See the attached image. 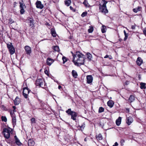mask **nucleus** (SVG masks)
<instances>
[{
    "mask_svg": "<svg viewBox=\"0 0 146 146\" xmlns=\"http://www.w3.org/2000/svg\"><path fill=\"white\" fill-rule=\"evenodd\" d=\"M62 60L63 61V63L64 64L66 62L67 60V58L65 56L62 57Z\"/></svg>",
    "mask_w": 146,
    "mask_h": 146,
    "instance_id": "c9c22d12",
    "label": "nucleus"
},
{
    "mask_svg": "<svg viewBox=\"0 0 146 146\" xmlns=\"http://www.w3.org/2000/svg\"><path fill=\"white\" fill-rule=\"evenodd\" d=\"M15 111L13 110V111H10V114L12 117H15V114L14 113Z\"/></svg>",
    "mask_w": 146,
    "mask_h": 146,
    "instance_id": "2f4dec72",
    "label": "nucleus"
},
{
    "mask_svg": "<svg viewBox=\"0 0 146 146\" xmlns=\"http://www.w3.org/2000/svg\"><path fill=\"white\" fill-rule=\"evenodd\" d=\"M1 119L3 121L6 122L7 121V118L5 116H2L1 117Z\"/></svg>",
    "mask_w": 146,
    "mask_h": 146,
    "instance_id": "f704fd0d",
    "label": "nucleus"
},
{
    "mask_svg": "<svg viewBox=\"0 0 146 146\" xmlns=\"http://www.w3.org/2000/svg\"><path fill=\"white\" fill-rule=\"evenodd\" d=\"M134 100L135 97L133 95H131L128 100V101L130 103H131L133 102Z\"/></svg>",
    "mask_w": 146,
    "mask_h": 146,
    "instance_id": "6ab92c4d",
    "label": "nucleus"
},
{
    "mask_svg": "<svg viewBox=\"0 0 146 146\" xmlns=\"http://www.w3.org/2000/svg\"><path fill=\"white\" fill-rule=\"evenodd\" d=\"M24 49L27 54L30 55L31 53V48L28 46H26L24 47Z\"/></svg>",
    "mask_w": 146,
    "mask_h": 146,
    "instance_id": "1a4fd4ad",
    "label": "nucleus"
},
{
    "mask_svg": "<svg viewBox=\"0 0 146 146\" xmlns=\"http://www.w3.org/2000/svg\"><path fill=\"white\" fill-rule=\"evenodd\" d=\"M32 123H35V119L34 118H32L31 119Z\"/></svg>",
    "mask_w": 146,
    "mask_h": 146,
    "instance_id": "ea45409f",
    "label": "nucleus"
},
{
    "mask_svg": "<svg viewBox=\"0 0 146 146\" xmlns=\"http://www.w3.org/2000/svg\"><path fill=\"white\" fill-rule=\"evenodd\" d=\"M36 6L37 8L40 9H42L44 7L42 4L41 1H37L36 3Z\"/></svg>",
    "mask_w": 146,
    "mask_h": 146,
    "instance_id": "9b49d317",
    "label": "nucleus"
},
{
    "mask_svg": "<svg viewBox=\"0 0 146 146\" xmlns=\"http://www.w3.org/2000/svg\"><path fill=\"white\" fill-rule=\"evenodd\" d=\"M118 143H117V142H116L114 145H113V146H117L118 145Z\"/></svg>",
    "mask_w": 146,
    "mask_h": 146,
    "instance_id": "de8ad7c7",
    "label": "nucleus"
},
{
    "mask_svg": "<svg viewBox=\"0 0 146 146\" xmlns=\"http://www.w3.org/2000/svg\"><path fill=\"white\" fill-rule=\"evenodd\" d=\"M146 84L144 83L141 82L140 83V88L142 89H145L146 88L145 85Z\"/></svg>",
    "mask_w": 146,
    "mask_h": 146,
    "instance_id": "393cba45",
    "label": "nucleus"
},
{
    "mask_svg": "<svg viewBox=\"0 0 146 146\" xmlns=\"http://www.w3.org/2000/svg\"><path fill=\"white\" fill-rule=\"evenodd\" d=\"M19 7L20 9V13L21 14H23L25 12L24 8L26 7L25 6L23 1H20L19 2Z\"/></svg>",
    "mask_w": 146,
    "mask_h": 146,
    "instance_id": "423d86ee",
    "label": "nucleus"
},
{
    "mask_svg": "<svg viewBox=\"0 0 146 146\" xmlns=\"http://www.w3.org/2000/svg\"><path fill=\"white\" fill-rule=\"evenodd\" d=\"M136 26V25H132L131 26V28L133 29H135V28Z\"/></svg>",
    "mask_w": 146,
    "mask_h": 146,
    "instance_id": "c03bdc74",
    "label": "nucleus"
},
{
    "mask_svg": "<svg viewBox=\"0 0 146 146\" xmlns=\"http://www.w3.org/2000/svg\"><path fill=\"white\" fill-rule=\"evenodd\" d=\"M14 138L15 142L17 145L19 146H21L22 145V143L20 142L18 138L16 135L14 136Z\"/></svg>",
    "mask_w": 146,
    "mask_h": 146,
    "instance_id": "dca6fc26",
    "label": "nucleus"
},
{
    "mask_svg": "<svg viewBox=\"0 0 146 146\" xmlns=\"http://www.w3.org/2000/svg\"><path fill=\"white\" fill-rule=\"evenodd\" d=\"M87 82L88 84L91 83L93 81V77L92 75H88L86 77Z\"/></svg>",
    "mask_w": 146,
    "mask_h": 146,
    "instance_id": "f8f14e48",
    "label": "nucleus"
},
{
    "mask_svg": "<svg viewBox=\"0 0 146 146\" xmlns=\"http://www.w3.org/2000/svg\"><path fill=\"white\" fill-rule=\"evenodd\" d=\"M129 81H126V82H125V83L124 84V85H127L128 84H129Z\"/></svg>",
    "mask_w": 146,
    "mask_h": 146,
    "instance_id": "49530a36",
    "label": "nucleus"
},
{
    "mask_svg": "<svg viewBox=\"0 0 146 146\" xmlns=\"http://www.w3.org/2000/svg\"><path fill=\"white\" fill-rule=\"evenodd\" d=\"M104 109L102 107H100L99 108V109L98 112L99 113H100L103 112L104 111Z\"/></svg>",
    "mask_w": 146,
    "mask_h": 146,
    "instance_id": "473e14b6",
    "label": "nucleus"
},
{
    "mask_svg": "<svg viewBox=\"0 0 146 146\" xmlns=\"http://www.w3.org/2000/svg\"><path fill=\"white\" fill-rule=\"evenodd\" d=\"M109 59H111L112 58V57L111 56H109V57H108Z\"/></svg>",
    "mask_w": 146,
    "mask_h": 146,
    "instance_id": "8fccbe9b",
    "label": "nucleus"
},
{
    "mask_svg": "<svg viewBox=\"0 0 146 146\" xmlns=\"http://www.w3.org/2000/svg\"><path fill=\"white\" fill-rule=\"evenodd\" d=\"M70 8L71 10L73 11H75V10L71 6L70 7Z\"/></svg>",
    "mask_w": 146,
    "mask_h": 146,
    "instance_id": "a18cd8bd",
    "label": "nucleus"
},
{
    "mask_svg": "<svg viewBox=\"0 0 146 146\" xmlns=\"http://www.w3.org/2000/svg\"><path fill=\"white\" fill-rule=\"evenodd\" d=\"M53 62V60L49 58H48L46 60L47 64L49 66L51 65Z\"/></svg>",
    "mask_w": 146,
    "mask_h": 146,
    "instance_id": "2eb2a0df",
    "label": "nucleus"
},
{
    "mask_svg": "<svg viewBox=\"0 0 146 146\" xmlns=\"http://www.w3.org/2000/svg\"><path fill=\"white\" fill-rule=\"evenodd\" d=\"M107 104L110 108H112L113 106L114 103L112 100H109L107 102Z\"/></svg>",
    "mask_w": 146,
    "mask_h": 146,
    "instance_id": "4be33fe9",
    "label": "nucleus"
},
{
    "mask_svg": "<svg viewBox=\"0 0 146 146\" xmlns=\"http://www.w3.org/2000/svg\"><path fill=\"white\" fill-rule=\"evenodd\" d=\"M133 118L131 117H127L126 119V122L128 125H130L133 122Z\"/></svg>",
    "mask_w": 146,
    "mask_h": 146,
    "instance_id": "ddd939ff",
    "label": "nucleus"
},
{
    "mask_svg": "<svg viewBox=\"0 0 146 146\" xmlns=\"http://www.w3.org/2000/svg\"><path fill=\"white\" fill-rule=\"evenodd\" d=\"M51 33L54 37H56L57 35L54 29H51Z\"/></svg>",
    "mask_w": 146,
    "mask_h": 146,
    "instance_id": "aec40b11",
    "label": "nucleus"
},
{
    "mask_svg": "<svg viewBox=\"0 0 146 146\" xmlns=\"http://www.w3.org/2000/svg\"><path fill=\"white\" fill-rule=\"evenodd\" d=\"M27 21L29 23H30V26L33 27V26L34 21L33 17H28L27 19Z\"/></svg>",
    "mask_w": 146,
    "mask_h": 146,
    "instance_id": "9d476101",
    "label": "nucleus"
},
{
    "mask_svg": "<svg viewBox=\"0 0 146 146\" xmlns=\"http://www.w3.org/2000/svg\"><path fill=\"white\" fill-rule=\"evenodd\" d=\"M12 120L13 125H15L16 123V119L15 117H12Z\"/></svg>",
    "mask_w": 146,
    "mask_h": 146,
    "instance_id": "7c9ffc66",
    "label": "nucleus"
},
{
    "mask_svg": "<svg viewBox=\"0 0 146 146\" xmlns=\"http://www.w3.org/2000/svg\"><path fill=\"white\" fill-rule=\"evenodd\" d=\"M44 72V73H45V74H46L47 75H48V70H45Z\"/></svg>",
    "mask_w": 146,
    "mask_h": 146,
    "instance_id": "37998d69",
    "label": "nucleus"
},
{
    "mask_svg": "<svg viewBox=\"0 0 146 146\" xmlns=\"http://www.w3.org/2000/svg\"><path fill=\"white\" fill-rule=\"evenodd\" d=\"M9 21H10V22H11V23L13 22H12V19H9Z\"/></svg>",
    "mask_w": 146,
    "mask_h": 146,
    "instance_id": "6e6d98bb",
    "label": "nucleus"
},
{
    "mask_svg": "<svg viewBox=\"0 0 146 146\" xmlns=\"http://www.w3.org/2000/svg\"><path fill=\"white\" fill-rule=\"evenodd\" d=\"M108 2L105 0H102L101 3H103L102 5L101 4H99L100 7L99 10L102 13L106 14L108 13V10L107 9L106 5Z\"/></svg>",
    "mask_w": 146,
    "mask_h": 146,
    "instance_id": "f03ea898",
    "label": "nucleus"
},
{
    "mask_svg": "<svg viewBox=\"0 0 146 146\" xmlns=\"http://www.w3.org/2000/svg\"><path fill=\"white\" fill-rule=\"evenodd\" d=\"M123 32H124V35H125V34H127L126 33V31H125V30Z\"/></svg>",
    "mask_w": 146,
    "mask_h": 146,
    "instance_id": "4d7b16f0",
    "label": "nucleus"
},
{
    "mask_svg": "<svg viewBox=\"0 0 146 146\" xmlns=\"http://www.w3.org/2000/svg\"><path fill=\"white\" fill-rule=\"evenodd\" d=\"M96 137L98 140H102L103 139V137L101 134H99L98 135H97Z\"/></svg>",
    "mask_w": 146,
    "mask_h": 146,
    "instance_id": "cd10ccee",
    "label": "nucleus"
},
{
    "mask_svg": "<svg viewBox=\"0 0 146 146\" xmlns=\"http://www.w3.org/2000/svg\"><path fill=\"white\" fill-rule=\"evenodd\" d=\"M106 27L104 25H103L102 26V27L101 28V30L102 32L103 33H104L106 32Z\"/></svg>",
    "mask_w": 146,
    "mask_h": 146,
    "instance_id": "c756f323",
    "label": "nucleus"
},
{
    "mask_svg": "<svg viewBox=\"0 0 146 146\" xmlns=\"http://www.w3.org/2000/svg\"><path fill=\"white\" fill-rule=\"evenodd\" d=\"M71 3V1L70 0H66L64 1L65 4L67 6H70Z\"/></svg>",
    "mask_w": 146,
    "mask_h": 146,
    "instance_id": "a878e982",
    "label": "nucleus"
},
{
    "mask_svg": "<svg viewBox=\"0 0 146 146\" xmlns=\"http://www.w3.org/2000/svg\"><path fill=\"white\" fill-rule=\"evenodd\" d=\"M125 142V141L123 139H121V140L120 143H121V145H123L122 144L123 143Z\"/></svg>",
    "mask_w": 146,
    "mask_h": 146,
    "instance_id": "79ce46f5",
    "label": "nucleus"
},
{
    "mask_svg": "<svg viewBox=\"0 0 146 146\" xmlns=\"http://www.w3.org/2000/svg\"><path fill=\"white\" fill-rule=\"evenodd\" d=\"M141 7L139 6L133 9V11L135 13H137V12L140 11Z\"/></svg>",
    "mask_w": 146,
    "mask_h": 146,
    "instance_id": "b1692460",
    "label": "nucleus"
},
{
    "mask_svg": "<svg viewBox=\"0 0 146 146\" xmlns=\"http://www.w3.org/2000/svg\"><path fill=\"white\" fill-rule=\"evenodd\" d=\"M87 13L86 11L82 13L81 16L82 17H83L86 16L87 15Z\"/></svg>",
    "mask_w": 146,
    "mask_h": 146,
    "instance_id": "4c0bfd02",
    "label": "nucleus"
},
{
    "mask_svg": "<svg viewBox=\"0 0 146 146\" xmlns=\"http://www.w3.org/2000/svg\"><path fill=\"white\" fill-rule=\"evenodd\" d=\"M58 88L59 89H60L62 88V86H58Z\"/></svg>",
    "mask_w": 146,
    "mask_h": 146,
    "instance_id": "3c124183",
    "label": "nucleus"
},
{
    "mask_svg": "<svg viewBox=\"0 0 146 146\" xmlns=\"http://www.w3.org/2000/svg\"><path fill=\"white\" fill-rule=\"evenodd\" d=\"M125 36H126V37H128V34L127 33L126 34H125Z\"/></svg>",
    "mask_w": 146,
    "mask_h": 146,
    "instance_id": "5fc2aeb1",
    "label": "nucleus"
},
{
    "mask_svg": "<svg viewBox=\"0 0 146 146\" xmlns=\"http://www.w3.org/2000/svg\"><path fill=\"white\" fill-rule=\"evenodd\" d=\"M128 37H126V36H125V37L124 39V41H125L127 38Z\"/></svg>",
    "mask_w": 146,
    "mask_h": 146,
    "instance_id": "864d4df0",
    "label": "nucleus"
},
{
    "mask_svg": "<svg viewBox=\"0 0 146 146\" xmlns=\"http://www.w3.org/2000/svg\"><path fill=\"white\" fill-rule=\"evenodd\" d=\"M83 4L86 6L88 7L89 6L88 3V2L85 0L83 3Z\"/></svg>",
    "mask_w": 146,
    "mask_h": 146,
    "instance_id": "e433bc0d",
    "label": "nucleus"
},
{
    "mask_svg": "<svg viewBox=\"0 0 146 146\" xmlns=\"http://www.w3.org/2000/svg\"><path fill=\"white\" fill-rule=\"evenodd\" d=\"M2 132L4 137L6 139H8L10 137V134L13 133L12 129L9 127L5 128Z\"/></svg>",
    "mask_w": 146,
    "mask_h": 146,
    "instance_id": "7ed1b4c3",
    "label": "nucleus"
},
{
    "mask_svg": "<svg viewBox=\"0 0 146 146\" xmlns=\"http://www.w3.org/2000/svg\"><path fill=\"white\" fill-rule=\"evenodd\" d=\"M72 76L75 78H76L78 76V74L76 71L72 70Z\"/></svg>",
    "mask_w": 146,
    "mask_h": 146,
    "instance_id": "412c9836",
    "label": "nucleus"
},
{
    "mask_svg": "<svg viewBox=\"0 0 146 146\" xmlns=\"http://www.w3.org/2000/svg\"><path fill=\"white\" fill-rule=\"evenodd\" d=\"M143 61L141 58L138 57L136 60L137 64L139 66H140L143 63Z\"/></svg>",
    "mask_w": 146,
    "mask_h": 146,
    "instance_id": "4468645a",
    "label": "nucleus"
},
{
    "mask_svg": "<svg viewBox=\"0 0 146 146\" xmlns=\"http://www.w3.org/2000/svg\"><path fill=\"white\" fill-rule=\"evenodd\" d=\"M109 57V56L107 54V55H106V56L104 57V58H108Z\"/></svg>",
    "mask_w": 146,
    "mask_h": 146,
    "instance_id": "09e8293b",
    "label": "nucleus"
},
{
    "mask_svg": "<svg viewBox=\"0 0 146 146\" xmlns=\"http://www.w3.org/2000/svg\"><path fill=\"white\" fill-rule=\"evenodd\" d=\"M73 62L74 64L77 66L83 64L85 60V56L79 52H76L75 54H72Z\"/></svg>",
    "mask_w": 146,
    "mask_h": 146,
    "instance_id": "f257e3e1",
    "label": "nucleus"
},
{
    "mask_svg": "<svg viewBox=\"0 0 146 146\" xmlns=\"http://www.w3.org/2000/svg\"><path fill=\"white\" fill-rule=\"evenodd\" d=\"M85 127V124L84 123H82L81 125L80 126V127L81 129H84Z\"/></svg>",
    "mask_w": 146,
    "mask_h": 146,
    "instance_id": "58836bf2",
    "label": "nucleus"
},
{
    "mask_svg": "<svg viewBox=\"0 0 146 146\" xmlns=\"http://www.w3.org/2000/svg\"><path fill=\"white\" fill-rule=\"evenodd\" d=\"M7 47L11 54L12 55L15 53V49L11 43L10 42L7 43Z\"/></svg>",
    "mask_w": 146,
    "mask_h": 146,
    "instance_id": "39448f33",
    "label": "nucleus"
},
{
    "mask_svg": "<svg viewBox=\"0 0 146 146\" xmlns=\"http://www.w3.org/2000/svg\"><path fill=\"white\" fill-rule=\"evenodd\" d=\"M52 48L55 51L58 52L59 51V47L57 46H53Z\"/></svg>",
    "mask_w": 146,
    "mask_h": 146,
    "instance_id": "c85d7f7f",
    "label": "nucleus"
},
{
    "mask_svg": "<svg viewBox=\"0 0 146 146\" xmlns=\"http://www.w3.org/2000/svg\"><path fill=\"white\" fill-rule=\"evenodd\" d=\"M121 117H119L118 119H117L116 121V124L118 125H119L121 123Z\"/></svg>",
    "mask_w": 146,
    "mask_h": 146,
    "instance_id": "5701e85b",
    "label": "nucleus"
},
{
    "mask_svg": "<svg viewBox=\"0 0 146 146\" xmlns=\"http://www.w3.org/2000/svg\"><path fill=\"white\" fill-rule=\"evenodd\" d=\"M66 112L68 115L71 116V119L74 120L76 119L77 113L74 111H72L70 108L68 109L66 111Z\"/></svg>",
    "mask_w": 146,
    "mask_h": 146,
    "instance_id": "20e7f679",
    "label": "nucleus"
},
{
    "mask_svg": "<svg viewBox=\"0 0 146 146\" xmlns=\"http://www.w3.org/2000/svg\"><path fill=\"white\" fill-rule=\"evenodd\" d=\"M86 55L87 58H88L89 60H91L92 58V55L90 53L88 52L86 53Z\"/></svg>",
    "mask_w": 146,
    "mask_h": 146,
    "instance_id": "bb28decb",
    "label": "nucleus"
},
{
    "mask_svg": "<svg viewBox=\"0 0 146 146\" xmlns=\"http://www.w3.org/2000/svg\"><path fill=\"white\" fill-rule=\"evenodd\" d=\"M28 146H34V142L31 139H29L28 142Z\"/></svg>",
    "mask_w": 146,
    "mask_h": 146,
    "instance_id": "a211bd4d",
    "label": "nucleus"
},
{
    "mask_svg": "<svg viewBox=\"0 0 146 146\" xmlns=\"http://www.w3.org/2000/svg\"><path fill=\"white\" fill-rule=\"evenodd\" d=\"M84 141H86V138H85L84 139Z\"/></svg>",
    "mask_w": 146,
    "mask_h": 146,
    "instance_id": "052dcab7",
    "label": "nucleus"
},
{
    "mask_svg": "<svg viewBox=\"0 0 146 146\" xmlns=\"http://www.w3.org/2000/svg\"><path fill=\"white\" fill-rule=\"evenodd\" d=\"M138 78H139V79H141V76L140 75L139 76Z\"/></svg>",
    "mask_w": 146,
    "mask_h": 146,
    "instance_id": "bf43d9fd",
    "label": "nucleus"
},
{
    "mask_svg": "<svg viewBox=\"0 0 146 146\" xmlns=\"http://www.w3.org/2000/svg\"><path fill=\"white\" fill-rule=\"evenodd\" d=\"M93 28L92 27H90V28L88 30L89 33H92L93 31Z\"/></svg>",
    "mask_w": 146,
    "mask_h": 146,
    "instance_id": "72a5a7b5",
    "label": "nucleus"
},
{
    "mask_svg": "<svg viewBox=\"0 0 146 146\" xmlns=\"http://www.w3.org/2000/svg\"><path fill=\"white\" fill-rule=\"evenodd\" d=\"M30 91V90H29L27 88H23V94L25 98H27L28 94Z\"/></svg>",
    "mask_w": 146,
    "mask_h": 146,
    "instance_id": "6e6552de",
    "label": "nucleus"
},
{
    "mask_svg": "<svg viewBox=\"0 0 146 146\" xmlns=\"http://www.w3.org/2000/svg\"><path fill=\"white\" fill-rule=\"evenodd\" d=\"M7 141V143H10V141H7Z\"/></svg>",
    "mask_w": 146,
    "mask_h": 146,
    "instance_id": "13d9d810",
    "label": "nucleus"
},
{
    "mask_svg": "<svg viewBox=\"0 0 146 146\" xmlns=\"http://www.w3.org/2000/svg\"><path fill=\"white\" fill-rule=\"evenodd\" d=\"M36 86H39L42 88L44 87V82L43 80L42 79H37L36 82Z\"/></svg>",
    "mask_w": 146,
    "mask_h": 146,
    "instance_id": "0eeeda50",
    "label": "nucleus"
},
{
    "mask_svg": "<svg viewBox=\"0 0 146 146\" xmlns=\"http://www.w3.org/2000/svg\"><path fill=\"white\" fill-rule=\"evenodd\" d=\"M13 108L14 109V110L15 111V110L16 109V107L15 106H13Z\"/></svg>",
    "mask_w": 146,
    "mask_h": 146,
    "instance_id": "603ef678",
    "label": "nucleus"
},
{
    "mask_svg": "<svg viewBox=\"0 0 146 146\" xmlns=\"http://www.w3.org/2000/svg\"><path fill=\"white\" fill-rule=\"evenodd\" d=\"M14 104L15 105H18L20 103V100L18 97H16L14 101Z\"/></svg>",
    "mask_w": 146,
    "mask_h": 146,
    "instance_id": "f3484780",
    "label": "nucleus"
},
{
    "mask_svg": "<svg viewBox=\"0 0 146 146\" xmlns=\"http://www.w3.org/2000/svg\"><path fill=\"white\" fill-rule=\"evenodd\" d=\"M143 31L144 34L146 36V28L144 29Z\"/></svg>",
    "mask_w": 146,
    "mask_h": 146,
    "instance_id": "a19ab883",
    "label": "nucleus"
}]
</instances>
